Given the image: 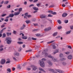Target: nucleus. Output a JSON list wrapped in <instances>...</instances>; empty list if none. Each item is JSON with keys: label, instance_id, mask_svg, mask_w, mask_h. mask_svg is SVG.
I'll use <instances>...</instances> for the list:
<instances>
[{"label": "nucleus", "instance_id": "1", "mask_svg": "<svg viewBox=\"0 0 73 73\" xmlns=\"http://www.w3.org/2000/svg\"><path fill=\"white\" fill-rule=\"evenodd\" d=\"M42 61H41L40 60L39 61V62H40V65L42 67H44L45 64H44V63L43 61H46V59L45 58H43L42 59Z\"/></svg>", "mask_w": 73, "mask_h": 73}, {"label": "nucleus", "instance_id": "2", "mask_svg": "<svg viewBox=\"0 0 73 73\" xmlns=\"http://www.w3.org/2000/svg\"><path fill=\"white\" fill-rule=\"evenodd\" d=\"M48 58H52L53 61H54V62H56L57 61V59H54V58L53 57V56H52L50 55H48Z\"/></svg>", "mask_w": 73, "mask_h": 73}, {"label": "nucleus", "instance_id": "3", "mask_svg": "<svg viewBox=\"0 0 73 73\" xmlns=\"http://www.w3.org/2000/svg\"><path fill=\"white\" fill-rule=\"evenodd\" d=\"M11 39V38L9 37H7L6 38V40H7V44H11V42H12V40L11 39Z\"/></svg>", "mask_w": 73, "mask_h": 73}, {"label": "nucleus", "instance_id": "4", "mask_svg": "<svg viewBox=\"0 0 73 73\" xmlns=\"http://www.w3.org/2000/svg\"><path fill=\"white\" fill-rule=\"evenodd\" d=\"M48 52V49H45L44 50L43 52L42 53V54H44V53H45V56H47L48 55V54L47 53H46V52Z\"/></svg>", "mask_w": 73, "mask_h": 73}, {"label": "nucleus", "instance_id": "5", "mask_svg": "<svg viewBox=\"0 0 73 73\" xmlns=\"http://www.w3.org/2000/svg\"><path fill=\"white\" fill-rule=\"evenodd\" d=\"M1 64H4L5 63V60L4 59H2L1 60Z\"/></svg>", "mask_w": 73, "mask_h": 73}, {"label": "nucleus", "instance_id": "6", "mask_svg": "<svg viewBox=\"0 0 73 73\" xmlns=\"http://www.w3.org/2000/svg\"><path fill=\"white\" fill-rule=\"evenodd\" d=\"M55 70L56 71V72H58V73H62L63 72L62 70H59L56 69Z\"/></svg>", "mask_w": 73, "mask_h": 73}, {"label": "nucleus", "instance_id": "7", "mask_svg": "<svg viewBox=\"0 0 73 73\" xmlns=\"http://www.w3.org/2000/svg\"><path fill=\"white\" fill-rule=\"evenodd\" d=\"M40 18H42V19H44V18H45V17H46V16L45 15H42L40 16Z\"/></svg>", "mask_w": 73, "mask_h": 73}, {"label": "nucleus", "instance_id": "8", "mask_svg": "<svg viewBox=\"0 0 73 73\" xmlns=\"http://www.w3.org/2000/svg\"><path fill=\"white\" fill-rule=\"evenodd\" d=\"M25 25L24 24H23V26L21 27V28H20V29L21 30H23V29H24V28H25Z\"/></svg>", "mask_w": 73, "mask_h": 73}, {"label": "nucleus", "instance_id": "9", "mask_svg": "<svg viewBox=\"0 0 73 73\" xmlns=\"http://www.w3.org/2000/svg\"><path fill=\"white\" fill-rule=\"evenodd\" d=\"M48 70L49 72H54V70L50 68L48 69Z\"/></svg>", "mask_w": 73, "mask_h": 73}, {"label": "nucleus", "instance_id": "10", "mask_svg": "<svg viewBox=\"0 0 73 73\" xmlns=\"http://www.w3.org/2000/svg\"><path fill=\"white\" fill-rule=\"evenodd\" d=\"M68 58L69 60H71L72 59V56L71 55H69L68 56Z\"/></svg>", "mask_w": 73, "mask_h": 73}, {"label": "nucleus", "instance_id": "11", "mask_svg": "<svg viewBox=\"0 0 73 73\" xmlns=\"http://www.w3.org/2000/svg\"><path fill=\"white\" fill-rule=\"evenodd\" d=\"M48 63L49 65H50V66H52V62H50V60H48Z\"/></svg>", "mask_w": 73, "mask_h": 73}, {"label": "nucleus", "instance_id": "12", "mask_svg": "<svg viewBox=\"0 0 73 73\" xmlns=\"http://www.w3.org/2000/svg\"><path fill=\"white\" fill-rule=\"evenodd\" d=\"M67 15H68V14L67 13H64L62 14V16L63 17H66Z\"/></svg>", "mask_w": 73, "mask_h": 73}, {"label": "nucleus", "instance_id": "13", "mask_svg": "<svg viewBox=\"0 0 73 73\" xmlns=\"http://www.w3.org/2000/svg\"><path fill=\"white\" fill-rule=\"evenodd\" d=\"M39 70L40 71H42V72H45V70H44V69H42V68H39Z\"/></svg>", "mask_w": 73, "mask_h": 73}, {"label": "nucleus", "instance_id": "14", "mask_svg": "<svg viewBox=\"0 0 73 73\" xmlns=\"http://www.w3.org/2000/svg\"><path fill=\"white\" fill-rule=\"evenodd\" d=\"M39 70L40 71H42V72H45V70H44V69H42V68H39Z\"/></svg>", "mask_w": 73, "mask_h": 73}, {"label": "nucleus", "instance_id": "15", "mask_svg": "<svg viewBox=\"0 0 73 73\" xmlns=\"http://www.w3.org/2000/svg\"><path fill=\"white\" fill-rule=\"evenodd\" d=\"M14 16V15L13 13L9 15L10 17H13Z\"/></svg>", "mask_w": 73, "mask_h": 73}, {"label": "nucleus", "instance_id": "16", "mask_svg": "<svg viewBox=\"0 0 73 73\" xmlns=\"http://www.w3.org/2000/svg\"><path fill=\"white\" fill-rule=\"evenodd\" d=\"M22 10H23V9L22 8H20L19 9V14H20V12L22 11Z\"/></svg>", "mask_w": 73, "mask_h": 73}, {"label": "nucleus", "instance_id": "17", "mask_svg": "<svg viewBox=\"0 0 73 73\" xmlns=\"http://www.w3.org/2000/svg\"><path fill=\"white\" fill-rule=\"evenodd\" d=\"M33 9L35 11H38V7H33Z\"/></svg>", "mask_w": 73, "mask_h": 73}, {"label": "nucleus", "instance_id": "18", "mask_svg": "<svg viewBox=\"0 0 73 73\" xmlns=\"http://www.w3.org/2000/svg\"><path fill=\"white\" fill-rule=\"evenodd\" d=\"M22 38L23 39H24V40H26L28 38L27 37V36H23L22 37Z\"/></svg>", "mask_w": 73, "mask_h": 73}, {"label": "nucleus", "instance_id": "19", "mask_svg": "<svg viewBox=\"0 0 73 73\" xmlns=\"http://www.w3.org/2000/svg\"><path fill=\"white\" fill-rule=\"evenodd\" d=\"M58 49H56L55 50V52H54V54H56V53H58Z\"/></svg>", "mask_w": 73, "mask_h": 73}, {"label": "nucleus", "instance_id": "20", "mask_svg": "<svg viewBox=\"0 0 73 73\" xmlns=\"http://www.w3.org/2000/svg\"><path fill=\"white\" fill-rule=\"evenodd\" d=\"M37 68L35 66H34L33 68V70H36V69H37Z\"/></svg>", "mask_w": 73, "mask_h": 73}, {"label": "nucleus", "instance_id": "21", "mask_svg": "<svg viewBox=\"0 0 73 73\" xmlns=\"http://www.w3.org/2000/svg\"><path fill=\"white\" fill-rule=\"evenodd\" d=\"M54 41V40H52L51 41H49L47 42V44H50V43H52V42H53Z\"/></svg>", "mask_w": 73, "mask_h": 73}, {"label": "nucleus", "instance_id": "22", "mask_svg": "<svg viewBox=\"0 0 73 73\" xmlns=\"http://www.w3.org/2000/svg\"><path fill=\"white\" fill-rule=\"evenodd\" d=\"M14 55H15V56H17V57H18L19 56V53L15 52L14 54Z\"/></svg>", "mask_w": 73, "mask_h": 73}, {"label": "nucleus", "instance_id": "23", "mask_svg": "<svg viewBox=\"0 0 73 73\" xmlns=\"http://www.w3.org/2000/svg\"><path fill=\"white\" fill-rule=\"evenodd\" d=\"M60 58L64 57V55L62 53L60 54Z\"/></svg>", "mask_w": 73, "mask_h": 73}, {"label": "nucleus", "instance_id": "24", "mask_svg": "<svg viewBox=\"0 0 73 73\" xmlns=\"http://www.w3.org/2000/svg\"><path fill=\"white\" fill-rule=\"evenodd\" d=\"M19 15V12H17V13L15 12L14 13V15L15 16H17V15Z\"/></svg>", "mask_w": 73, "mask_h": 73}, {"label": "nucleus", "instance_id": "25", "mask_svg": "<svg viewBox=\"0 0 73 73\" xmlns=\"http://www.w3.org/2000/svg\"><path fill=\"white\" fill-rule=\"evenodd\" d=\"M7 71L8 72H9V73L11 72V69L10 68H7Z\"/></svg>", "mask_w": 73, "mask_h": 73}, {"label": "nucleus", "instance_id": "26", "mask_svg": "<svg viewBox=\"0 0 73 73\" xmlns=\"http://www.w3.org/2000/svg\"><path fill=\"white\" fill-rule=\"evenodd\" d=\"M64 22L65 23H66V24L68 23V20H65L64 21Z\"/></svg>", "mask_w": 73, "mask_h": 73}, {"label": "nucleus", "instance_id": "27", "mask_svg": "<svg viewBox=\"0 0 73 73\" xmlns=\"http://www.w3.org/2000/svg\"><path fill=\"white\" fill-rule=\"evenodd\" d=\"M66 60V59L65 58H63L60 59V60L62 61H64V60Z\"/></svg>", "mask_w": 73, "mask_h": 73}, {"label": "nucleus", "instance_id": "28", "mask_svg": "<svg viewBox=\"0 0 73 73\" xmlns=\"http://www.w3.org/2000/svg\"><path fill=\"white\" fill-rule=\"evenodd\" d=\"M26 23H27V24H29V23H30V21L29 20H27V21H25Z\"/></svg>", "mask_w": 73, "mask_h": 73}, {"label": "nucleus", "instance_id": "29", "mask_svg": "<svg viewBox=\"0 0 73 73\" xmlns=\"http://www.w3.org/2000/svg\"><path fill=\"white\" fill-rule=\"evenodd\" d=\"M6 37V35L5 33H4L3 34V36H2V37L3 38L4 37Z\"/></svg>", "mask_w": 73, "mask_h": 73}, {"label": "nucleus", "instance_id": "30", "mask_svg": "<svg viewBox=\"0 0 73 73\" xmlns=\"http://www.w3.org/2000/svg\"><path fill=\"white\" fill-rule=\"evenodd\" d=\"M57 22L59 24H61V21H60V20H58Z\"/></svg>", "mask_w": 73, "mask_h": 73}, {"label": "nucleus", "instance_id": "31", "mask_svg": "<svg viewBox=\"0 0 73 73\" xmlns=\"http://www.w3.org/2000/svg\"><path fill=\"white\" fill-rule=\"evenodd\" d=\"M32 50L30 49V50H27V51H25L26 52H31V51H32Z\"/></svg>", "mask_w": 73, "mask_h": 73}, {"label": "nucleus", "instance_id": "32", "mask_svg": "<svg viewBox=\"0 0 73 73\" xmlns=\"http://www.w3.org/2000/svg\"><path fill=\"white\" fill-rule=\"evenodd\" d=\"M57 35V33H54L53 35V36H56V35Z\"/></svg>", "mask_w": 73, "mask_h": 73}, {"label": "nucleus", "instance_id": "33", "mask_svg": "<svg viewBox=\"0 0 73 73\" xmlns=\"http://www.w3.org/2000/svg\"><path fill=\"white\" fill-rule=\"evenodd\" d=\"M8 3H9V1H6L4 2V4H8Z\"/></svg>", "mask_w": 73, "mask_h": 73}, {"label": "nucleus", "instance_id": "34", "mask_svg": "<svg viewBox=\"0 0 73 73\" xmlns=\"http://www.w3.org/2000/svg\"><path fill=\"white\" fill-rule=\"evenodd\" d=\"M7 36H9V35H11V33H7Z\"/></svg>", "mask_w": 73, "mask_h": 73}, {"label": "nucleus", "instance_id": "35", "mask_svg": "<svg viewBox=\"0 0 73 73\" xmlns=\"http://www.w3.org/2000/svg\"><path fill=\"white\" fill-rule=\"evenodd\" d=\"M40 35H41L39 34H36V36H37V37H38L39 36H40Z\"/></svg>", "mask_w": 73, "mask_h": 73}, {"label": "nucleus", "instance_id": "36", "mask_svg": "<svg viewBox=\"0 0 73 73\" xmlns=\"http://www.w3.org/2000/svg\"><path fill=\"white\" fill-rule=\"evenodd\" d=\"M22 49H22L21 48H19V52H20L21 51V50H22Z\"/></svg>", "mask_w": 73, "mask_h": 73}, {"label": "nucleus", "instance_id": "37", "mask_svg": "<svg viewBox=\"0 0 73 73\" xmlns=\"http://www.w3.org/2000/svg\"><path fill=\"white\" fill-rule=\"evenodd\" d=\"M70 32H71V31H70L66 32V33L67 35H68V34H70Z\"/></svg>", "mask_w": 73, "mask_h": 73}, {"label": "nucleus", "instance_id": "38", "mask_svg": "<svg viewBox=\"0 0 73 73\" xmlns=\"http://www.w3.org/2000/svg\"><path fill=\"white\" fill-rule=\"evenodd\" d=\"M70 53V52H65V54H69Z\"/></svg>", "mask_w": 73, "mask_h": 73}, {"label": "nucleus", "instance_id": "39", "mask_svg": "<svg viewBox=\"0 0 73 73\" xmlns=\"http://www.w3.org/2000/svg\"><path fill=\"white\" fill-rule=\"evenodd\" d=\"M62 28V27L61 26H59L58 27V29H61Z\"/></svg>", "mask_w": 73, "mask_h": 73}, {"label": "nucleus", "instance_id": "40", "mask_svg": "<svg viewBox=\"0 0 73 73\" xmlns=\"http://www.w3.org/2000/svg\"><path fill=\"white\" fill-rule=\"evenodd\" d=\"M52 47L53 49H54L56 48L55 45H53L52 46Z\"/></svg>", "mask_w": 73, "mask_h": 73}, {"label": "nucleus", "instance_id": "41", "mask_svg": "<svg viewBox=\"0 0 73 73\" xmlns=\"http://www.w3.org/2000/svg\"><path fill=\"white\" fill-rule=\"evenodd\" d=\"M32 39L33 40H37V39L36 38H35L33 37H32Z\"/></svg>", "mask_w": 73, "mask_h": 73}, {"label": "nucleus", "instance_id": "42", "mask_svg": "<svg viewBox=\"0 0 73 73\" xmlns=\"http://www.w3.org/2000/svg\"><path fill=\"white\" fill-rule=\"evenodd\" d=\"M54 5H52L49 7V8H52V7H54Z\"/></svg>", "mask_w": 73, "mask_h": 73}, {"label": "nucleus", "instance_id": "43", "mask_svg": "<svg viewBox=\"0 0 73 73\" xmlns=\"http://www.w3.org/2000/svg\"><path fill=\"white\" fill-rule=\"evenodd\" d=\"M36 6L38 7H40V3L37 4H36Z\"/></svg>", "mask_w": 73, "mask_h": 73}, {"label": "nucleus", "instance_id": "44", "mask_svg": "<svg viewBox=\"0 0 73 73\" xmlns=\"http://www.w3.org/2000/svg\"><path fill=\"white\" fill-rule=\"evenodd\" d=\"M6 15H7V14H4L2 15H1V16H2V17H4V16H5Z\"/></svg>", "mask_w": 73, "mask_h": 73}, {"label": "nucleus", "instance_id": "45", "mask_svg": "<svg viewBox=\"0 0 73 73\" xmlns=\"http://www.w3.org/2000/svg\"><path fill=\"white\" fill-rule=\"evenodd\" d=\"M62 64L63 65H66V63L65 62H63Z\"/></svg>", "mask_w": 73, "mask_h": 73}, {"label": "nucleus", "instance_id": "46", "mask_svg": "<svg viewBox=\"0 0 73 73\" xmlns=\"http://www.w3.org/2000/svg\"><path fill=\"white\" fill-rule=\"evenodd\" d=\"M28 13H25V16H27V17H28Z\"/></svg>", "mask_w": 73, "mask_h": 73}, {"label": "nucleus", "instance_id": "47", "mask_svg": "<svg viewBox=\"0 0 73 73\" xmlns=\"http://www.w3.org/2000/svg\"><path fill=\"white\" fill-rule=\"evenodd\" d=\"M23 44V42H19V44Z\"/></svg>", "mask_w": 73, "mask_h": 73}, {"label": "nucleus", "instance_id": "48", "mask_svg": "<svg viewBox=\"0 0 73 73\" xmlns=\"http://www.w3.org/2000/svg\"><path fill=\"white\" fill-rule=\"evenodd\" d=\"M39 29H35L33 30L34 31H38Z\"/></svg>", "mask_w": 73, "mask_h": 73}, {"label": "nucleus", "instance_id": "49", "mask_svg": "<svg viewBox=\"0 0 73 73\" xmlns=\"http://www.w3.org/2000/svg\"><path fill=\"white\" fill-rule=\"evenodd\" d=\"M70 28L71 29H73V26H70Z\"/></svg>", "mask_w": 73, "mask_h": 73}, {"label": "nucleus", "instance_id": "50", "mask_svg": "<svg viewBox=\"0 0 73 73\" xmlns=\"http://www.w3.org/2000/svg\"><path fill=\"white\" fill-rule=\"evenodd\" d=\"M52 15H56V13L55 12H52Z\"/></svg>", "mask_w": 73, "mask_h": 73}, {"label": "nucleus", "instance_id": "51", "mask_svg": "<svg viewBox=\"0 0 73 73\" xmlns=\"http://www.w3.org/2000/svg\"><path fill=\"white\" fill-rule=\"evenodd\" d=\"M27 17L28 18H29L30 17H32V16L31 15H28Z\"/></svg>", "mask_w": 73, "mask_h": 73}, {"label": "nucleus", "instance_id": "52", "mask_svg": "<svg viewBox=\"0 0 73 73\" xmlns=\"http://www.w3.org/2000/svg\"><path fill=\"white\" fill-rule=\"evenodd\" d=\"M3 30L2 29V30H1V31H0V33L1 34L3 33Z\"/></svg>", "mask_w": 73, "mask_h": 73}, {"label": "nucleus", "instance_id": "53", "mask_svg": "<svg viewBox=\"0 0 73 73\" xmlns=\"http://www.w3.org/2000/svg\"><path fill=\"white\" fill-rule=\"evenodd\" d=\"M34 25L35 27H36V26H37L38 25V24H33Z\"/></svg>", "mask_w": 73, "mask_h": 73}, {"label": "nucleus", "instance_id": "54", "mask_svg": "<svg viewBox=\"0 0 73 73\" xmlns=\"http://www.w3.org/2000/svg\"><path fill=\"white\" fill-rule=\"evenodd\" d=\"M44 31H48V28L45 29L44 30Z\"/></svg>", "mask_w": 73, "mask_h": 73}, {"label": "nucleus", "instance_id": "55", "mask_svg": "<svg viewBox=\"0 0 73 73\" xmlns=\"http://www.w3.org/2000/svg\"><path fill=\"white\" fill-rule=\"evenodd\" d=\"M53 16L51 15L50 14H49L48 15V17H52Z\"/></svg>", "mask_w": 73, "mask_h": 73}, {"label": "nucleus", "instance_id": "56", "mask_svg": "<svg viewBox=\"0 0 73 73\" xmlns=\"http://www.w3.org/2000/svg\"><path fill=\"white\" fill-rule=\"evenodd\" d=\"M5 27V25H3L2 26H1V28H4Z\"/></svg>", "mask_w": 73, "mask_h": 73}, {"label": "nucleus", "instance_id": "57", "mask_svg": "<svg viewBox=\"0 0 73 73\" xmlns=\"http://www.w3.org/2000/svg\"><path fill=\"white\" fill-rule=\"evenodd\" d=\"M21 69V66H20L19 65V70H20V69Z\"/></svg>", "mask_w": 73, "mask_h": 73}, {"label": "nucleus", "instance_id": "58", "mask_svg": "<svg viewBox=\"0 0 73 73\" xmlns=\"http://www.w3.org/2000/svg\"><path fill=\"white\" fill-rule=\"evenodd\" d=\"M68 48H69V49H72V47L70 46H68Z\"/></svg>", "mask_w": 73, "mask_h": 73}, {"label": "nucleus", "instance_id": "59", "mask_svg": "<svg viewBox=\"0 0 73 73\" xmlns=\"http://www.w3.org/2000/svg\"><path fill=\"white\" fill-rule=\"evenodd\" d=\"M62 7H65V6H66V5H65V4H63L62 5Z\"/></svg>", "mask_w": 73, "mask_h": 73}, {"label": "nucleus", "instance_id": "60", "mask_svg": "<svg viewBox=\"0 0 73 73\" xmlns=\"http://www.w3.org/2000/svg\"><path fill=\"white\" fill-rule=\"evenodd\" d=\"M24 4H25V5H27V1L25 2L24 3Z\"/></svg>", "mask_w": 73, "mask_h": 73}, {"label": "nucleus", "instance_id": "61", "mask_svg": "<svg viewBox=\"0 0 73 73\" xmlns=\"http://www.w3.org/2000/svg\"><path fill=\"white\" fill-rule=\"evenodd\" d=\"M48 29V31H50V29H51V27H48V28H47Z\"/></svg>", "mask_w": 73, "mask_h": 73}, {"label": "nucleus", "instance_id": "62", "mask_svg": "<svg viewBox=\"0 0 73 73\" xmlns=\"http://www.w3.org/2000/svg\"><path fill=\"white\" fill-rule=\"evenodd\" d=\"M52 12H53L52 11H50V10L49 11H48V12H50L51 13H52Z\"/></svg>", "mask_w": 73, "mask_h": 73}, {"label": "nucleus", "instance_id": "63", "mask_svg": "<svg viewBox=\"0 0 73 73\" xmlns=\"http://www.w3.org/2000/svg\"><path fill=\"white\" fill-rule=\"evenodd\" d=\"M9 62H10V61H8L7 62H6V64H8V63H9Z\"/></svg>", "mask_w": 73, "mask_h": 73}, {"label": "nucleus", "instance_id": "64", "mask_svg": "<svg viewBox=\"0 0 73 73\" xmlns=\"http://www.w3.org/2000/svg\"><path fill=\"white\" fill-rule=\"evenodd\" d=\"M12 70H13V71H14V70H15V68H12Z\"/></svg>", "mask_w": 73, "mask_h": 73}]
</instances>
